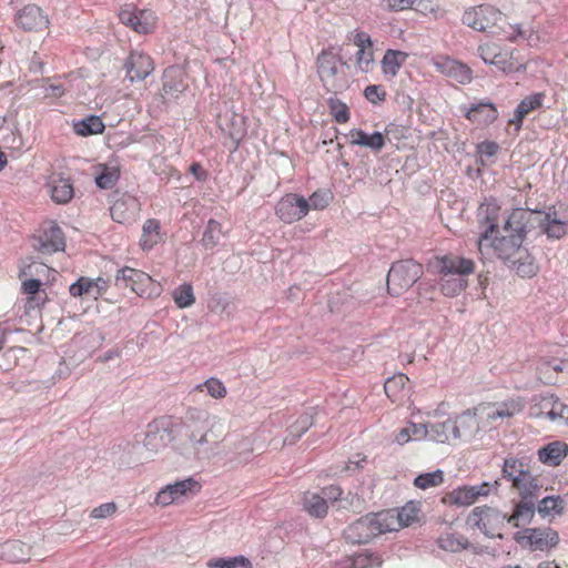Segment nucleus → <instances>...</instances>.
Masks as SVG:
<instances>
[{
    "instance_id": "obj_41",
    "label": "nucleus",
    "mask_w": 568,
    "mask_h": 568,
    "mask_svg": "<svg viewBox=\"0 0 568 568\" xmlns=\"http://www.w3.org/2000/svg\"><path fill=\"white\" fill-rule=\"evenodd\" d=\"M313 425V415L303 414L288 428L287 436L283 439L284 445H293Z\"/></svg>"
},
{
    "instance_id": "obj_6",
    "label": "nucleus",
    "mask_w": 568,
    "mask_h": 568,
    "mask_svg": "<svg viewBox=\"0 0 568 568\" xmlns=\"http://www.w3.org/2000/svg\"><path fill=\"white\" fill-rule=\"evenodd\" d=\"M505 20L504 14L489 4H480L466 10L463 14V22L476 31L485 32L490 29V33L500 34L508 33L504 24H499Z\"/></svg>"
},
{
    "instance_id": "obj_27",
    "label": "nucleus",
    "mask_w": 568,
    "mask_h": 568,
    "mask_svg": "<svg viewBox=\"0 0 568 568\" xmlns=\"http://www.w3.org/2000/svg\"><path fill=\"white\" fill-rule=\"evenodd\" d=\"M0 557L10 562H24L29 559V547L19 540H9L0 546Z\"/></svg>"
},
{
    "instance_id": "obj_15",
    "label": "nucleus",
    "mask_w": 568,
    "mask_h": 568,
    "mask_svg": "<svg viewBox=\"0 0 568 568\" xmlns=\"http://www.w3.org/2000/svg\"><path fill=\"white\" fill-rule=\"evenodd\" d=\"M126 78L131 81H142L154 70L152 59L143 52L132 51L124 63Z\"/></svg>"
},
{
    "instance_id": "obj_37",
    "label": "nucleus",
    "mask_w": 568,
    "mask_h": 568,
    "mask_svg": "<svg viewBox=\"0 0 568 568\" xmlns=\"http://www.w3.org/2000/svg\"><path fill=\"white\" fill-rule=\"evenodd\" d=\"M407 57L408 54L406 52L399 50H386L382 60V69L384 74H389L392 78H394L406 61Z\"/></svg>"
},
{
    "instance_id": "obj_52",
    "label": "nucleus",
    "mask_w": 568,
    "mask_h": 568,
    "mask_svg": "<svg viewBox=\"0 0 568 568\" xmlns=\"http://www.w3.org/2000/svg\"><path fill=\"white\" fill-rule=\"evenodd\" d=\"M173 298H174L175 304L180 308H185V307L191 306L195 301L192 285L184 283V284L180 285L179 287H176L173 292Z\"/></svg>"
},
{
    "instance_id": "obj_14",
    "label": "nucleus",
    "mask_w": 568,
    "mask_h": 568,
    "mask_svg": "<svg viewBox=\"0 0 568 568\" xmlns=\"http://www.w3.org/2000/svg\"><path fill=\"white\" fill-rule=\"evenodd\" d=\"M151 284L152 278L150 275L128 266L118 271L115 276V285L118 287L130 288L139 296H144L148 293V286Z\"/></svg>"
},
{
    "instance_id": "obj_39",
    "label": "nucleus",
    "mask_w": 568,
    "mask_h": 568,
    "mask_svg": "<svg viewBox=\"0 0 568 568\" xmlns=\"http://www.w3.org/2000/svg\"><path fill=\"white\" fill-rule=\"evenodd\" d=\"M342 489L338 487V486H328V487H325L321 490L320 495L325 497V499H327V505H334L335 503L337 501H345L348 504V506L353 507V508H361L362 504H363V499H361L357 495H352L351 494L345 497V498H341L342 496Z\"/></svg>"
},
{
    "instance_id": "obj_24",
    "label": "nucleus",
    "mask_w": 568,
    "mask_h": 568,
    "mask_svg": "<svg viewBox=\"0 0 568 568\" xmlns=\"http://www.w3.org/2000/svg\"><path fill=\"white\" fill-rule=\"evenodd\" d=\"M545 98L544 93H535L529 97H526L520 101L517 105L514 116L509 119L508 123L510 125H515L516 130H520L523 125V120L528 115L531 111L540 108L542 105V100Z\"/></svg>"
},
{
    "instance_id": "obj_62",
    "label": "nucleus",
    "mask_w": 568,
    "mask_h": 568,
    "mask_svg": "<svg viewBox=\"0 0 568 568\" xmlns=\"http://www.w3.org/2000/svg\"><path fill=\"white\" fill-rule=\"evenodd\" d=\"M119 19L124 26L129 27L133 23V20L136 19L135 8L131 4L124 6L119 13Z\"/></svg>"
},
{
    "instance_id": "obj_44",
    "label": "nucleus",
    "mask_w": 568,
    "mask_h": 568,
    "mask_svg": "<svg viewBox=\"0 0 568 568\" xmlns=\"http://www.w3.org/2000/svg\"><path fill=\"white\" fill-rule=\"evenodd\" d=\"M428 438L437 443H446L453 439V420L428 425Z\"/></svg>"
},
{
    "instance_id": "obj_29",
    "label": "nucleus",
    "mask_w": 568,
    "mask_h": 568,
    "mask_svg": "<svg viewBox=\"0 0 568 568\" xmlns=\"http://www.w3.org/2000/svg\"><path fill=\"white\" fill-rule=\"evenodd\" d=\"M49 187L52 200L59 204L69 203L74 195L73 185L69 179L53 178Z\"/></svg>"
},
{
    "instance_id": "obj_21",
    "label": "nucleus",
    "mask_w": 568,
    "mask_h": 568,
    "mask_svg": "<svg viewBox=\"0 0 568 568\" xmlns=\"http://www.w3.org/2000/svg\"><path fill=\"white\" fill-rule=\"evenodd\" d=\"M503 478L511 483V486L530 474L527 458L507 457L503 465Z\"/></svg>"
},
{
    "instance_id": "obj_53",
    "label": "nucleus",
    "mask_w": 568,
    "mask_h": 568,
    "mask_svg": "<svg viewBox=\"0 0 568 568\" xmlns=\"http://www.w3.org/2000/svg\"><path fill=\"white\" fill-rule=\"evenodd\" d=\"M329 112L334 120L338 123H346L349 120V112L347 105L337 99L335 95L327 100Z\"/></svg>"
},
{
    "instance_id": "obj_22",
    "label": "nucleus",
    "mask_w": 568,
    "mask_h": 568,
    "mask_svg": "<svg viewBox=\"0 0 568 568\" xmlns=\"http://www.w3.org/2000/svg\"><path fill=\"white\" fill-rule=\"evenodd\" d=\"M538 499H520L516 505L513 514L508 516L507 523L514 527L530 524L537 511Z\"/></svg>"
},
{
    "instance_id": "obj_28",
    "label": "nucleus",
    "mask_w": 568,
    "mask_h": 568,
    "mask_svg": "<svg viewBox=\"0 0 568 568\" xmlns=\"http://www.w3.org/2000/svg\"><path fill=\"white\" fill-rule=\"evenodd\" d=\"M252 440L248 437L234 436L230 439V453L233 457L231 460L237 464H245L253 455Z\"/></svg>"
},
{
    "instance_id": "obj_32",
    "label": "nucleus",
    "mask_w": 568,
    "mask_h": 568,
    "mask_svg": "<svg viewBox=\"0 0 568 568\" xmlns=\"http://www.w3.org/2000/svg\"><path fill=\"white\" fill-rule=\"evenodd\" d=\"M478 498V491L471 486H462L443 497V501L456 506H469Z\"/></svg>"
},
{
    "instance_id": "obj_50",
    "label": "nucleus",
    "mask_w": 568,
    "mask_h": 568,
    "mask_svg": "<svg viewBox=\"0 0 568 568\" xmlns=\"http://www.w3.org/2000/svg\"><path fill=\"white\" fill-rule=\"evenodd\" d=\"M207 567L210 568H252L251 561L243 557H232V558H215L211 559L207 562Z\"/></svg>"
},
{
    "instance_id": "obj_58",
    "label": "nucleus",
    "mask_w": 568,
    "mask_h": 568,
    "mask_svg": "<svg viewBox=\"0 0 568 568\" xmlns=\"http://www.w3.org/2000/svg\"><path fill=\"white\" fill-rule=\"evenodd\" d=\"M479 57L484 60L485 63H489L495 60V58H500L501 52L499 51V47L497 44H484L478 47Z\"/></svg>"
},
{
    "instance_id": "obj_36",
    "label": "nucleus",
    "mask_w": 568,
    "mask_h": 568,
    "mask_svg": "<svg viewBox=\"0 0 568 568\" xmlns=\"http://www.w3.org/2000/svg\"><path fill=\"white\" fill-rule=\"evenodd\" d=\"M537 513L542 517H554L561 515L565 508V501L560 496H546L537 500Z\"/></svg>"
},
{
    "instance_id": "obj_45",
    "label": "nucleus",
    "mask_w": 568,
    "mask_h": 568,
    "mask_svg": "<svg viewBox=\"0 0 568 568\" xmlns=\"http://www.w3.org/2000/svg\"><path fill=\"white\" fill-rule=\"evenodd\" d=\"M154 26V13L150 10H139L136 11V19H134L133 23L129 27L138 33L146 34L153 30Z\"/></svg>"
},
{
    "instance_id": "obj_46",
    "label": "nucleus",
    "mask_w": 568,
    "mask_h": 568,
    "mask_svg": "<svg viewBox=\"0 0 568 568\" xmlns=\"http://www.w3.org/2000/svg\"><path fill=\"white\" fill-rule=\"evenodd\" d=\"M381 565L382 560L377 555L359 554L346 559L343 568H378Z\"/></svg>"
},
{
    "instance_id": "obj_51",
    "label": "nucleus",
    "mask_w": 568,
    "mask_h": 568,
    "mask_svg": "<svg viewBox=\"0 0 568 568\" xmlns=\"http://www.w3.org/2000/svg\"><path fill=\"white\" fill-rule=\"evenodd\" d=\"M444 481V473L437 469L433 473L420 474L414 479V485L420 489L437 487Z\"/></svg>"
},
{
    "instance_id": "obj_61",
    "label": "nucleus",
    "mask_w": 568,
    "mask_h": 568,
    "mask_svg": "<svg viewBox=\"0 0 568 568\" xmlns=\"http://www.w3.org/2000/svg\"><path fill=\"white\" fill-rule=\"evenodd\" d=\"M356 62L361 70L367 72L371 62H373V51H367V49H358L356 53Z\"/></svg>"
},
{
    "instance_id": "obj_26",
    "label": "nucleus",
    "mask_w": 568,
    "mask_h": 568,
    "mask_svg": "<svg viewBox=\"0 0 568 568\" xmlns=\"http://www.w3.org/2000/svg\"><path fill=\"white\" fill-rule=\"evenodd\" d=\"M568 454V446L561 442H552L538 450L542 464L558 466Z\"/></svg>"
},
{
    "instance_id": "obj_34",
    "label": "nucleus",
    "mask_w": 568,
    "mask_h": 568,
    "mask_svg": "<svg viewBox=\"0 0 568 568\" xmlns=\"http://www.w3.org/2000/svg\"><path fill=\"white\" fill-rule=\"evenodd\" d=\"M524 405L518 399H511L504 402L499 405H493L487 407V418L488 419H497V418H509L521 412Z\"/></svg>"
},
{
    "instance_id": "obj_4",
    "label": "nucleus",
    "mask_w": 568,
    "mask_h": 568,
    "mask_svg": "<svg viewBox=\"0 0 568 568\" xmlns=\"http://www.w3.org/2000/svg\"><path fill=\"white\" fill-rule=\"evenodd\" d=\"M433 266L443 275L442 292L446 296H456L465 287L466 281L462 275L470 274L474 271V262L469 258L458 256H444L436 258Z\"/></svg>"
},
{
    "instance_id": "obj_17",
    "label": "nucleus",
    "mask_w": 568,
    "mask_h": 568,
    "mask_svg": "<svg viewBox=\"0 0 568 568\" xmlns=\"http://www.w3.org/2000/svg\"><path fill=\"white\" fill-rule=\"evenodd\" d=\"M383 515H386L385 524L389 525L387 528L388 531H397L403 527H408L413 523H415L418 518L419 509L413 504L408 503L396 514L392 511H382Z\"/></svg>"
},
{
    "instance_id": "obj_16",
    "label": "nucleus",
    "mask_w": 568,
    "mask_h": 568,
    "mask_svg": "<svg viewBox=\"0 0 568 568\" xmlns=\"http://www.w3.org/2000/svg\"><path fill=\"white\" fill-rule=\"evenodd\" d=\"M17 23L27 31H42L48 28V17L37 6H27L17 14Z\"/></svg>"
},
{
    "instance_id": "obj_5",
    "label": "nucleus",
    "mask_w": 568,
    "mask_h": 568,
    "mask_svg": "<svg viewBox=\"0 0 568 568\" xmlns=\"http://www.w3.org/2000/svg\"><path fill=\"white\" fill-rule=\"evenodd\" d=\"M423 266L413 260H402L392 264L387 274V292L399 296L422 276Z\"/></svg>"
},
{
    "instance_id": "obj_40",
    "label": "nucleus",
    "mask_w": 568,
    "mask_h": 568,
    "mask_svg": "<svg viewBox=\"0 0 568 568\" xmlns=\"http://www.w3.org/2000/svg\"><path fill=\"white\" fill-rule=\"evenodd\" d=\"M104 128V123L98 115H89L85 119L73 123L74 132L81 136L102 133Z\"/></svg>"
},
{
    "instance_id": "obj_20",
    "label": "nucleus",
    "mask_w": 568,
    "mask_h": 568,
    "mask_svg": "<svg viewBox=\"0 0 568 568\" xmlns=\"http://www.w3.org/2000/svg\"><path fill=\"white\" fill-rule=\"evenodd\" d=\"M172 439V433L166 427H160L156 424H151L149 425V429L144 438V447L152 453H158L162 448L166 447Z\"/></svg>"
},
{
    "instance_id": "obj_54",
    "label": "nucleus",
    "mask_w": 568,
    "mask_h": 568,
    "mask_svg": "<svg viewBox=\"0 0 568 568\" xmlns=\"http://www.w3.org/2000/svg\"><path fill=\"white\" fill-rule=\"evenodd\" d=\"M120 176L119 170L115 168H103V171L95 176V183L100 189H110L114 185Z\"/></svg>"
},
{
    "instance_id": "obj_7",
    "label": "nucleus",
    "mask_w": 568,
    "mask_h": 568,
    "mask_svg": "<svg viewBox=\"0 0 568 568\" xmlns=\"http://www.w3.org/2000/svg\"><path fill=\"white\" fill-rule=\"evenodd\" d=\"M384 517L386 515L382 511L361 517L344 530L345 539L351 544H366L374 537L387 532L389 525L385 524Z\"/></svg>"
},
{
    "instance_id": "obj_23",
    "label": "nucleus",
    "mask_w": 568,
    "mask_h": 568,
    "mask_svg": "<svg viewBox=\"0 0 568 568\" xmlns=\"http://www.w3.org/2000/svg\"><path fill=\"white\" fill-rule=\"evenodd\" d=\"M219 125L232 140L239 142L245 134L244 118L235 112H225L219 116Z\"/></svg>"
},
{
    "instance_id": "obj_47",
    "label": "nucleus",
    "mask_w": 568,
    "mask_h": 568,
    "mask_svg": "<svg viewBox=\"0 0 568 568\" xmlns=\"http://www.w3.org/2000/svg\"><path fill=\"white\" fill-rule=\"evenodd\" d=\"M469 542L467 538L460 535L446 534L439 537L438 546L450 552H457L468 547Z\"/></svg>"
},
{
    "instance_id": "obj_19",
    "label": "nucleus",
    "mask_w": 568,
    "mask_h": 568,
    "mask_svg": "<svg viewBox=\"0 0 568 568\" xmlns=\"http://www.w3.org/2000/svg\"><path fill=\"white\" fill-rule=\"evenodd\" d=\"M106 290V281L102 277L91 280L89 277H80L75 283L71 284L69 291L74 297L90 295L94 298L102 296Z\"/></svg>"
},
{
    "instance_id": "obj_43",
    "label": "nucleus",
    "mask_w": 568,
    "mask_h": 568,
    "mask_svg": "<svg viewBox=\"0 0 568 568\" xmlns=\"http://www.w3.org/2000/svg\"><path fill=\"white\" fill-rule=\"evenodd\" d=\"M160 222L154 219L146 220L143 224V234L141 239V245L143 250L151 248L161 240L160 235Z\"/></svg>"
},
{
    "instance_id": "obj_18",
    "label": "nucleus",
    "mask_w": 568,
    "mask_h": 568,
    "mask_svg": "<svg viewBox=\"0 0 568 568\" xmlns=\"http://www.w3.org/2000/svg\"><path fill=\"white\" fill-rule=\"evenodd\" d=\"M478 429L476 410H465L456 420H453V439H469Z\"/></svg>"
},
{
    "instance_id": "obj_3",
    "label": "nucleus",
    "mask_w": 568,
    "mask_h": 568,
    "mask_svg": "<svg viewBox=\"0 0 568 568\" xmlns=\"http://www.w3.org/2000/svg\"><path fill=\"white\" fill-rule=\"evenodd\" d=\"M226 432L223 420L216 417L205 418L201 425H195L190 430V449L185 454L199 459L210 458L215 454L219 444L225 439Z\"/></svg>"
},
{
    "instance_id": "obj_30",
    "label": "nucleus",
    "mask_w": 568,
    "mask_h": 568,
    "mask_svg": "<svg viewBox=\"0 0 568 568\" xmlns=\"http://www.w3.org/2000/svg\"><path fill=\"white\" fill-rule=\"evenodd\" d=\"M540 406L546 410V415L551 420H560L568 424V405L559 400L554 395L546 396L541 399Z\"/></svg>"
},
{
    "instance_id": "obj_42",
    "label": "nucleus",
    "mask_w": 568,
    "mask_h": 568,
    "mask_svg": "<svg viewBox=\"0 0 568 568\" xmlns=\"http://www.w3.org/2000/svg\"><path fill=\"white\" fill-rule=\"evenodd\" d=\"M182 72L175 68H168L163 73V93L165 95H174L182 92L185 85L180 80Z\"/></svg>"
},
{
    "instance_id": "obj_9",
    "label": "nucleus",
    "mask_w": 568,
    "mask_h": 568,
    "mask_svg": "<svg viewBox=\"0 0 568 568\" xmlns=\"http://www.w3.org/2000/svg\"><path fill=\"white\" fill-rule=\"evenodd\" d=\"M508 515L497 508L489 506L475 507L467 518V523L479 528L487 537H495L496 531L500 530L507 523ZM497 537L501 538L500 534Z\"/></svg>"
},
{
    "instance_id": "obj_35",
    "label": "nucleus",
    "mask_w": 568,
    "mask_h": 568,
    "mask_svg": "<svg viewBox=\"0 0 568 568\" xmlns=\"http://www.w3.org/2000/svg\"><path fill=\"white\" fill-rule=\"evenodd\" d=\"M304 509L315 518H323L327 515V499L316 493H306L303 498Z\"/></svg>"
},
{
    "instance_id": "obj_1",
    "label": "nucleus",
    "mask_w": 568,
    "mask_h": 568,
    "mask_svg": "<svg viewBox=\"0 0 568 568\" xmlns=\"http://www.w3.org/2000/svg\"><path fill=\"white\" fill-rule=\"evenodd\" d=\"M498 206L487 204L479 207L478 216L487 224L485 231L477 240L478 251L484 255V247L493 248L499 260H501L510 270L515 271L521 277H532L538 272V265L523 242L529 232H521L514 225L509 226L507 220L504 224V231L507 233L501 237L486 244L493 234L497 231Z\"/></svg>"
},
{
    "instance_id": "obj_25",
    "label": "nucleus",
    "mask_w": 568,
    "mask_h": 568,
    "mask_svg": "<svg viewBox=\"0 0 568 568\" xmlns=\"http://www.w3.org/2000/svg\"><path fill=\"white\" fill-rule=\"evenodd\" d=\"M466 116L468 120L479 125H488L496 121L498 118V111L490 102H479L471 105L467 111Z\"/></svg>"
},
{
    "instance_id": "obj_8",
    "label": "nucleus",
    "mask_w": 568,
    "mask_h": 568,
    "mask_svg": "<svg viewBox=\"0 0 568 568\" xmlns=\"http://www.w3.org/2000/svg\"><path fill=\"white\" fill-rule=\"evenodd\" d=\"M316 63L320 79L328 92L336 94L346 88V81L339 77L337 67L338 63H342V59L332 49L323 50L318 54Z\"/></svg>"
},
{
    "instance_id": "obj_33",
    "label": "nucleus",
    "mask_w": 568,
    "mask_h": 568,
    "mask_svg": "<svg viewBox=\"0 0 568 568\" xmlns=\"http://www.w3.org/2000/svg\"><path fill=\"white\" fill-rule=\"evenodd\" d=\"M352 144L369 148L374 151H381L385 145V138L381 132H374L368 135L361 129L351 131Z\"/></svg>"
},
{
    "instance_id": "obj_12",
    "label": "nucleus",
    "mask_w": 568,
    "mask_h": 568,
    "mask_svg": "<svg viewBox=\"0 0 568 568\" xmlns=\"http://www.w3.org/2000/svg\"><path fill=\"white\" fill-rule=\"evenodd\" d=\"M111 199L110 214L113 221L118 223L134 221L140 210V203L134 196L115 191L112 193Z\"/></svg>"
},
{
    "instance_id": "obj_60",
    "label": "nucleus",
    "mask_w": 568,
    "mask_h": 568,
    "mask_svg": "<svg viewBox=\"0 0 568 568\" xmlns=\"http://www.w3.org/2000/svg\"><path fill=\"white\" fill-rule=\"evenodd\" d=\"M364 95L369 102L376 104L385 100L386 92L381 85L372 84L365 88Z\"/></svg>"
},
{
    "instance_id": "obj_49",
    "label": "nucleus",
    "mask_w": 568,
    "mask_h": 568,
    "mask_svg": "<svg viewBox=\"0 0 568 568\" xmlns=\"http://www.w3.org/2000/svg\"><path fill=\"white\" fill-rule=\"evenodd\" d=\"M408 383V377L404 374H397L389 377L384 384V390L388 398L393 402L398 399V395L402 390H404L406 384Z\"/></svg>"
},
{
    "instance_id": "obj_55",
    "label": "nucleus",
    "mask_w": 568,
    "mask_h": 568,
    "mask_svg": "<svg viewBox=\"0 0 568 568\" xmlns=\"http://www.w3.org/2000/svg\"><path fill=\"white\" fill-rule=\"evenodd\" d=\"M169 489L173 493L175 499L184 496L187 491H192L199 488V484L192 479H185L182 481H176L174 484L168 485Z\"/></svg>"
},
{
    "instance_id": "obj_63",
    "label": "nucleus",
    "mask_w": 568,
    "mask_h": 568,
    "mask_svg": "<svg viewBox=\"0 0 568 568\" xmlns=\"http://www.w3.org/2000/svg\"><path fill=\"white\" fill-rule=\"evenodd\" d=\"M410 437L414 439H423L428 437L429 427L426 424H414L408 425Z\"/></svg>"
},
{
    "instance_id": "obj_13",
    "label": "nucleus",
    "mask_w": 568,
    "mask_h": 568,
    "mask_svg": "<svg viewBox=\"0 0 568 568\" xmlns=\"http://www.w3.org/2000/svg\"><path fill=\"white\" fill-rule=\"evenodd\" d=\"M33 247L42 254H52L63 251L65 241L62 230L53 222H50L39 236L33 237Z\"/></svg>"
},
{
    "instance_id": "obj_56",
    "label": "nucleus",
    "mask_w": 568,
    "mask_h": 568,
    "mask_svg": "<svg viewBox=\"0 0 568 568\" xmlns=\"http://www.w3.org/2000/svg\"><path fill=\"white\" fill-rule=\"evenodd\" d=\"M331 200L332 195L328 191H316L310 196V200L307 201L310 209L323 210L328 205Z\"/></svg>"
},
{
    "instance_id": "obj_64",
    "label": "nucleus",
    "mask_w": 568,
    "mask_h": 568,
    "mask_svg": "<svg viewBox=\"0 0 568 568\" xmlns=\"http://www.w3.org/2000/svg\"><path fill=\"white\" fill-rule=\"evenodd\" d=\"M490 64L497 65L504 72L517 71L521 67V65L517 67L511 61H508L507 60V54H503V53H501L500 58H495V60L491 61Z\"/></svg>"
},
{
    "instance_id": "obj_31",
    "label": "nucleus",
    "mask_w": 568,
    "mask_h": 568,
    "mask_svg": "<svg viewBox=\"0 0 568 568\" xmlns=\"http://www.w3.org/2000/svg\"><path fill=\"white\" fill-rule=\"evenodd\" d=\"M517 490L520 499H539L542 486L531 473L511 486Z\"/></svg>"
},
{
    "instance_id": "obj_57",
    "label": "nucleus",
    "mask_w": 568,
    "mask_h": 568,
    "mask_svg": "<svg viewBox=\"0 0 568 568\" xmlns=\"http://www.w3.org/2000/svg\"><path fill=\"white\" fill-rule=\"evenodd\" d=\"M118 510V505L114 501L102 504L93 508L90 517L94 519H105L114 515Z\"/></svg>"
},
{
    "instance_id": "obj_2",
    "label": "nucleus",
    "mask_w": 568,
    "mask_h": 568,
    "mask_svg": "<svg viewBox=\"0 0 568 568\" xmlns=\"http://www.w3.org/2000/svg\"><path fill=\"white\" fill-rule=\"evenodd\" d=\"M507 224L521 232H531L539 227L549 239H560L566 234L567 221L557 217V212L544 213L525 209H515L507 217Z\"/></svg>"
},
{
    "instance_id": "obj_11",
    "label": "nucleus",
    "mask_w": 568,
    "mask_h": 568,
    "mask_svg": "<svg viewBox=\"0 0 568 568\" xmlns=\"http://www.w3.org/2000/svg\"><path fill=\"white\" fill-rule=\"evenodd\" d=\"M515 539L521 546L545 550L555 547L559 542L558 534L550 528H526L516 534Z\"/></svg>"
},
{
    "instance_id": "obj_48",
    "label": "nucleus",
    "mask_w": 568,
    "mask_h": 568,
    "mask_svg": "<svg viewBox=\"0 0 568 568\" xmlns=\"http://www.w3.org/2000/svg\"><path fill=\"white\" fill-rule=\"evenodd\" d=\"M223 237L222 226L215 220H210L204 230L202 243L206 248H213Z\"/></svg>"
},
{
    "instance_id": "obj_59",
    "label": "nucleus",
    "mask_w": 568,
    "mask_h": 568,
    "mask_svg": "<svg viewBox=\"0 0 568 568\" xmlns=\"http://www.w3.org/2000/svg\"><path fill=\"white\" fill-rule=\"evenodd\" d=\"M207 393L214 398H222L226 394V389L222 382L216 378H210L204 383Z\"/></svg>"
},
{
    "instance_id": "obj_38",
    "label": "nucleus",
    "mask_w": 568,
    "mask_h": 568,
    "mask_svg": "<svg viewBox=\"0 0 568 568\" xmlns=\"http://www.w3.org/2000/svg\"><path fill=\"white\" fill-rule=\"evenodd\" d=\"M440 68L444 73L459 83H468L471 80L470 69L456 60L447 59L440 64Z\"/></svg>"
},
{
    "instance_id": "obj_10",
    "label": "nucleus",
    "mask_w": 568,
    "mask_h": 568,
    "mask_svg": "<svg viewBox=\"0 0 568 568\" xmlns=\"http://www.w3.org/2000/svg\"><path fill=\"white\" fill-rule=\"evenodd\" d=\"M276 215L285 223L303 219L310 211L308 201L298 194H286L276 204Z\"/></svg>"
}]
</instances>
